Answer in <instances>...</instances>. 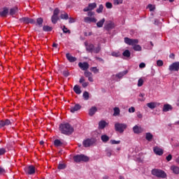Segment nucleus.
<instances>
[{"mask_svg":"<svg viewBox=\"0 0 179 179\" xmlns=\"http://www.w3.org/2000/svg\"><path fill=\"white\" fill-rule=\"evenodd\" d=\"M124 43L128 44V45H132L134 51H142V46L140 45H136L138 43H139L138 39H131L126 37L124 38Z\"/></svg>","mask_w":179,"mask_h":179,"instance_id":"1","label":"nucleus"},{"mask_svg":"<svg viewBox=\"0 0 179 179\" xmlns=\"http://www.w3.org/2000/svg\"><path fill=\"white\" fill-rule=\"evenodd\" d=\"M59 131L64 135H71L73 133V127L69 123H63L59 125Z\"/></svg>","mask_w":179,"mask_h":179,"instance_id":"2","label":"nucleus"},{"mask_svg":"<svg viewBox=\"0 0 179 179\" xmlns=\"http://www.w3.org/2000/svg\"><path fill=\"white\" fill-rule=\"evenodd\" d=\"M152 175L159 177V178H166V177H167L165 171L159 169H153L152 171Z\"/></svg>","mask_w":179,"mask_h":179,"instance_id":"3","label":"nucleus"},{"mask_svg":"<svg viewBox=\"0 0 179 179\" xmlns=\"http://www.w3.org/2000/svg\"><path fill=\"white\" fill-rule=\"evenodd\" d=\"M127 125L126 124L123 123H116L115 124V131H117V132H120V134H122L125 129H127Z\"/></svg>","mask_w":179,"mask_h":179,"instance_id":"4","label":"nucleus"},{"mask_svg":"<svg viewBox=\"0 0 179 179\" xmlns=\"http://www.w3.org/2000/svg\"><path fill=\"white\" fill-rule=\"evenodd\" d=\"M73 160L76 163H80V162H89V157L83 155H76L73 157Z\"/></svg>","mask_w":179,"mask_h":179,"instance_id":"5","label":"nucleus"},{"mask_svg":"<svg viewBox=\"0 0 179 179\" xmlns=\"http://www.w3.org/2000/svg\"><path fill=\"white\" fill-rule=\"evenodd\" d=\"M169 69L171 72H178L179 71V62H175L172 63Z\"/></svg>","mask_w":179,"mask_h":179,"instance_id":"6","label":"nucleus"},{"mask_svg":"<svg viewBox=\"0 0 179 179\" xmlns=\"http://www.w3.org/2000/svg\"><path fill=\"white\" fill-rule=\"evenodd\" d=\"M24 171H25V173H27V174L31 175L36 173V168L34 166H29L25 167Z\"/></svg>","mask_w":179,"mask_h":179,"instance_id":"7","label":"nucleus"},{"mask_svg":"<svg viewBox=\"0 0 179 179\" xmlns=\"http://www.w3.org/2000/svg\"><path fill=\"white\" fill-rule=\"evenodd\" d=\"M85 45L86 50L88 51V52H93L94 45L92 43H89L87 41H85Z\"/></svg>","mask_w":179,"mask_h":179,"instance_id":"8","label":"nucleus"},{"mask_svg":"<svg viewBox=\"0 0 179 179\" xmlns=\"http://www.w3.org/2000/svg\"><path fill=\"white\" fill-rule=\"evenodd\" d=\"M97 4L96 3H92L88 5L87 7L83 9L84 12H89V10H93L95 8H96Z\"/></svg>","mask_w":179,"mask_h":179,"instance_id":"9","label":"nucleus"},{"mask_svg":"<svg viewBox=\"0 0 179 179\" xmlns=\"http://www.w3.org/2000/svg\"><path fill=\"white\" fill-rule=\"evenodd\" d=\"M84 22H85V23H96L97 20L94 17H85L84 18Z\"/></svg>","mask_w":179,"mask_h":179,"instance_id":"10","label":"nucleus"},{"mask_svg":"<svg viewBox=\"0 0 179 179\" xmlns=\"http://www.w3.org/2000/svg\"><path fill=\"white\" fill-rule=\"evenodd\" d=\"M78 66L83 71H87V69H89V63H87V62H83V63L80 62L78 64Z\"/></svg>","mask_w":179,"mask_h":179,"instance_id":"11","label":"nucleus"},{"mask_svg":"<svg viewBox=\"0 0 179 179\" xmlns=\"http://www.w3.org/2000/svg\"><path fill=\"white\" fill-rule=\"evenodd\" d=\"M10 120L6 119L5 120L0 121V128H3V127H8V125H10Z\"/></svg>","mask_w":179,"mask_h":179,"instance_id":"12","label":"nucleus"},{"mask_svg":"<svg viewBox=\"0 0 179 179\" xmlns=\"http://www.w3.org/2000/svg\"><path fill=\"white\" fill-rule=\"evenodd\" d=\"M153 150L155 155H157L158 156H162L164 153L163 149L159 147H154Z\"/></svg>","mask_w":179,"mask_h":179,"instance_id":"13","label":"nucleus"},{"mask_svg":"<svg viewBox=\"0 0 179 179\" xmlns=\"http://www.w3.org/2000/svg\"><path fill=\"white\" fill-rule=\"evenodd\" d=\"M133 131L134 134H141V132H143V129L138 125H136L133 127Z\"/></svg>","mask_w":179,"mask_h":179,"instance_id":"14","label":"nucleus"},{"mask_svg":"<svg viewBox=\"0 0 179 179\" xmlns=\"http://www.w3.org/2000/svg\"><path fill=\"white\" fill-rule=\"evenodd\" d=\"M82 108V106L79 104H76L73 107H71L70 109L71 113H75L76 111H78V110H80Z\"/></svg>","mask_w":179,"mask_h":179,"instance_id":"15","label":"nucleus"},{"mask_svg":"<svg viewBox=\"0 0 179 179\" xmlns=\"http://www.w3.org/2000/svg\"><path fill=\"white\" fill-rule=\"evenodd\" d=\"M127 73H128L127 71L120 72V73H117L116 76H113V78L114 79V78H118V79H121V78L124 76V75H127Z\"/></svg>","mask_w":179,"mask_h":179,"instance_id":"16","label":"nucleus"},{"mask_svg":"<svg viewBox=\"0 0 179 179\" xmlns=\"http://www.w3.org/2000/svg\"><path fill=\"white\" fill-rule=\"evenodd\" d=\"M85 148H89V146L93 145V141L91 139H87L83 141Z\"/></svg>","mask_w":179,"mask_h":179,"instance_id":"17","label":"nucleus"},{"mask_svg":"<svg viewBox=\"0 0 179 179\" xmlns=\"http://www.w3.org/2000/svg\"><path fill=\"white\" fill-rule=\"evenodd\" d=\"M108 124L106 123V121L101 120L99 123V129H104V128H106V127H107Z\"/></svg>","mask_w":179,"mask_h":179,"instance_id":"18","label":"nucleus"},{"mask_svg":"<svg viewBox=\"0 0 179 179\" xmlns=\"http://www.w3.org/2000/svg\"><path fill=\"white\" fill-rule=\"evenodd\" d=\"M22 20L24 23H31V24L36 23V21L34 20L29 17H24L22 18Z\"/></svg>","mask_w":179,"mask_h":179,"instance_id":"19","label":"nucleus"},{"mask_svg":"<svg viewBox=\"0 0 179 179\" xmlns=\"http://www.w3.org/2000/svg\"><path fill=\"white\" fill-rule=\"evenodd\" d=\"M66 57L70 62H75V61H76V58L71 55L69 53H67Z\"/></svg>","mask_w":179,"mask_h":179,"instance_id":"20","label":"nucleus"},{"mask_svg":"<svg viewBox=\"0 0 179 179\" xmlns=\"http://www.w3.org/2000/svg\"><path fill=\"white\" fill-rule=\"evenodd\" d=\"M170 110H173V107L171 105L165 104L163 107V111L164 113H167V111H170Z\"/></svg>","mask_w":179,"mask_h":179,"instance_id":"21","label":"nucleus"},{"mask_svg":"<svg viewBox=\"0 0 179 179\" xmlns=\"http://www.w3.org/2000/svg\"><path fill=\"white\" fill-rule=\"evenodd\" d=\"M147 106L149 108H151V110H153V109L156 108V107L157 106V103L150 102V103H147Z\"/></svg>","mask_w":179,"mask_h":179,"instance_id":"22","label":"nucleus"},{"mask_svg":"<svg viewBox=\"0 0 179 179\" xmlns=\"http://www.w3.org/2000/svg\"><path fill=\"white\" fill-rule=\"evenodd\" d=\"M105 28L106 29V30H111L112 29H114V24L113 23V22H109L106 24Z\"/></svg>","mask_w":179,"mask_h":179,"instance_id":"23","label":"nucleus"},{"mask_svg":"<svg viewBox=\"0 0 179 179\" xmlns=\"http://www.w3.org/2000/svg\"><path fill=\"white\" fill-rule=\"evenodd\" d=\"M96 111H97V108L93 106L90 109L89 115L92 117V115H94Z\"/></svg>","mask_w":179,"mask_h":179,"instance_id":"24","label":"nucleus"},{"mask_svg":"<svg viewBox=\"0 0 179 179\" xmlns=\"http://www.w3.org/2000/svg\"><path fill=\"white\" fill-rule=\"evenodd\" d=\"M73 90L76 94H80L82 93V91L80 90V87H79V85H75L73 87Z\"/></svg>","mask_w":179,"mask_h":179,"instance_id":"25","label":"nucleus"},{"mask_svg":"<svg viewBox=\"0 0 179 179\" xmlns=\"http://www.w3.org/2000/svg\"><path fill=\"white\" fill-rule=\"evenodd\" d=\"M54 145L55 146H57L58 148L59 146H62V145H64V143L60 140L56 139L55 140Z\"/></svg>","mask_w":179,"mask_h":179,"instance_id":"26","label":"nucleus"},{"mask_svg":"<svg viewBox=\"0 0 179 179\" xmlns=\"http://www.w3.org/2000/svg\"><path fill=\"white\" fill-rule=\"evenodd\" d=\"M145 139H147V141L149 142L152 141V139H153V135L150 133H146Z\"/></svg>","mask_w":179,"mask_h":179,"instance_id":"27","label":"nucleus"},{"mask_svg":"<svg viewBox=\"0 0 179 179\" xmlns=\"http://www.w3.org/2000/svg\"><path fill=\"white\" fill-rule=\"evenodd\" d=\"M101 50V46L100 45H98V46L96 48H94V46L92 52H95V54H99V52H100Z\"/></svg>","mask_w":179,"mask_h":179,"instance_id":"28","label":"nucleus"},{"mask_svg":"<svg viewBox=\"0 0 179 179\" xmlns=\"http://www.w3.org/2000/svg\"><path fill=\"white\" fill-rule=\"evenodd\" d=\"M171 169L175 174H179V167L173 166H171Z\"/></svg>","mask_w":179,"mask_h":179,"instance_id":"29","label":"nucleus"},{"mask_svg":"<svg viewBox=\"0 0 179 179\" xmlns=\"http://www.w3.org/2000/svg\"><path fill=\"white\" fill-rule=\"evenodd\" d=\"M101 139L102 141V142H108V141H110V137H108L107 135H102L101 137Z\"/></svg>","mask_w":179,"mask_h":179,"instance_id":"30","label":"nucleus"},{"mask_svg":"<svg viewBox=\"0 0 179 179\" xmlns=\"http://www.w3.org/2000/svg\"><path fill=\"white\" fill-rule=\"evenodd\" d=\"M104 22H106V19L103 18L99 22L96 23L97 27H103V24H104Z\"/></svg>","mask_w":179,"mask_h":179,"instance_id":"31","label":"nucleus"},{"mask_svg":"<svg viewBox=\"0 0 179 179\" xmlns=\"http://www.w3.org/2000/svg\"><path fill=\"white\" fill-rule=\"evenodd\" d=\"M58 19H59L58 17V15H52V22L55 24L57 23V22H58Z\"/></svg>","mask_w":179,"mask_h":179,"instance_id":"32","label":"nucleus"},{"mask_svg":"<svg viewBox=\"0 0 179 179\" xmlns=\"http://www.w3.org/2000/svg\"><path fill=\"white\" fill-rule=\"evenodd\" d=\"M16 12H17V8H13L10 10V15H11V16H13V15L16 14Z\"/></svg>","mask_w":179,"mask_h":179,"instance_id":"33","label":"nucleus"},{"mask_svg":"<svg viewBox=\"0 0 179 179\" xmlns=\"http://www.w3.org/2000/svg\"><path fill=\"white\" fill-rule=\"evenodd\" d=\"M113 110H114L113 115L114 117H117V115L120 114V108L115 107Z\"/></svg>","mask_w":179,"mask_h":179,"instance_id":"34","label":"nucleus"},{"mask_svg":"<svg viewBox=\"0 0 179 179\" xmlns=\"http://www.w3.org/2000/svg\"><path fill=\"white\" fill-rule=\"evenodd\" d=\"M123 57H127V58H129V57H131V52H129L128 50H126L123 52Z\"/></svg>","mask_w":179,"mask_h":179,"instance_id":"35","label":"nucleus"},{"mask_svg":"<svg viewBox=\"0 0 179 179\" xmlns=\"http://www.w3.org/2000/svg\"><path fill=\"white\" fill-rule=\"evenodd\" d=\"M103 9H104V6H103V4H101L99 7L96 9L97 13H101V12H103Z\"/></svg>","mask_w":179,"mask_h":179,"instance_id":"36","label":"nucleus"},{"mask_svg":"<svg viewBox=\"0 0 179 179\" xmlns=\"http://www.w3.org/2000/svg\"><path fill=\"white\" fill-rule=\"evenodd\" d=\"M139 97H140L138 98L139 101H145V100L146 99L145 98V94H140Z\"/></svg>","mask_w":179,"mask_h":179,"instance_id":"37","label":"nucleus"},{"mask_svg":"<svg viewBox=\"0 0 179 179\" xmlns=\"http://www.w3.org/2000/svg\"><path fill=\"white\" fill-rule=\"evenodd\" d=\"M63 33L71 34V30L68 29V28L65 27V26L62 28Z\"/></svg>","mask_w":179,"mask_h":179,"instance_id":"38","label":"nucleus"},{"mask_svg":"<svg viewBox=\"0 0 179 179\" xmlns=\"http://www.w3.org/2000/svg\"><path fill=\"white\" fill-rule=\"evenodd\" d=\"M8 8H4L3 11L1 12V15L2 16H6L8 15Z\"/></svg>","mask_w":179,"mask_h":179,"instance_id":"39","label":"nucleus"},{"mask_svg":"<svg viewBox=\"0 0 179 179\" xmlns=\"http://www.w3.org/2000/svg\"><path fill=\"white\" fill-rule=\"evenodd\" d=\"M143 78H140L138 81V84L137 85L138 86V87H141V86L143 85Z\"/></svg>","mask_w":179,"mask_h":179,"instance_id":"40","label":"nucleus"},{"mask_svg":"<svg viewBox=\"0 0 179 179\" xmlns=\"http://www.w3.org/2000/svg\"><path fill=\"white\" fill-rule=\"evenodd\" d=\"M61 19H65L66 20H67V19H69V16L68 15V13L62 14Z\"/></svg>","mask_w":179,"mask_h":179,"instance_id":"41","label":"nucleus"},{"mask_svg":"<svg viewBox=\"0 0 179 179\" xmlns=\"http://www.w3.org/2000/svg\"><path fill=\"white\" fill-rule=\"evenodd\" d=\"M110 143L112 145H120L121 143L120 141L110 140Z\"/></svg>","mask_w":179,"mask_h":179,"instance_id":"42","label":"nucleus"},{"mask_svg":"<svg viewBox=\"0 0 179 179\" xmlns=\"http://www.w3.org/2000/svg\"><path fill=\"white\" fill-rule=\"evenodd\" d=\"M83 96V98L85 99V100H89V92H84Z\"/></svg>","mask_w":179,"mask_h":179,"instance_id":"43","label":"nucleus"},{"mask_svg":"<svg viewBox=\"0 0 179 179\" xmlns=\"http://www.w3.org/2000/svg\"><path fill=\"white\" fill-rule=\"evenodd\" d=\"M43 30L44 31H51V30H52V28L49 26H44Z\"/></svg>","mask_w":179,"mask_h":179,"instance_id":"44","label":"nucleus"},{"mask_svg":"<svg viewBox=\"0 0 179 179\" xmlns=\"http://www.w3.org/2000/svg\"><path fill=\"white\" fill-rule=\"evenodd\" d=\"M90 71H92V72H93L94 73H99V69H97V67H92L90 69Z\"/></svg>","mask_w":179,"mask_h":179,"instance_id":"45","label":"nucleus"},{"mask_svg":"<svg viewBox=\"0 0 179 179\" xmlns=\"http://www.w3.org/2000/svg\"><path fill=\"white\" fill-rule=\"evenodd\" d=\"M84 75L85 78H90L92 76V73H90V71H85L84 73Z\"/></svg>","mask_w":179,"mask_h":179,"instance_id":"46","label":"nucleus"},{"mask_svg":"<svg viewBox=\"0 0 179 179\" xmlns=\"http://www.w3.org/2000/svg\"><path fill=\"white\" fill-rule=\"evenodd\" d=\"M106 6L107 9H111V8H113V3H111L110 2H106Z\"/></svg>","mask_w":179,"mask_h":179,"instance_id":"47","label":"nucleus"},{"mask_svg":"<svg viewBox=\"0 0 179 179\" xmlns=\"http://www.w3.org/2000/svg\"><path fill=\"white\" fill-rule=\"evenodd\" d=\"M36 22L39 26H41L43 24V18L40 17L36 20Z\"/></svg>","mask_w":179,"mask_h":179,"instance_id":"48","label":"nucleus"},{"mask_svg":"<svg viewBox=\"0 0 179 179\" xmlns=\"http://www.w3.org/2000/svg\"><path fill=\"white\" fill-rule=\"evenodd\" d=\"M121 55L118 52H113L111 53L112 57H120Z\"/></svg>","mask_w":179,"mask_h":179,"instance_id":"49","label":"nucleus"},{"mask_svg":"<svg viewBox=\"0 0 179 179\" xmlns=\"http://www.w3.org/2000/svg\"><path fill=\"white\" fill-rule=\"evenodd\" d=\"M65 167H66L65 164H59L58 166L59 170H64Z\"/></svg>","mask_w":179,"mask_h":179,"instance_id":"50","label":"nucleus"},{"mask_svg":"<svg viewBox=\"0 0 179 179\" xmlns=\"http://www.w3.org/2000/svg\"><path fill=\"white\" fill-rule=\"evenodd\" d=\"M59 14V10L58 8H55L53 12V15L58 16Z\"/></svg>","mask_w":179,"mask_h":179,"instance_id":"51","label":"nucleus"},{"mask_svg":"<svg viewBox=\"0 0 179 179\" xmlns=\"http://www.w3.org/2000/svg\"><path fill=\"white\" fill-rule=\"evenodd\" d=\"M88 17H94V13L92 11H89L87 13Z\"/></svg>","mask_w":179,"mask_h":179,"instance_id":"52","label":"nucleus"},{"mask_svg":"<svg viewBox=\"0 0 179 179\" xmlns=\"http://www.w3.org/2000/svg\"><path fill=\"white\" fill-rule=\"evenodd\" d=\"M122 3V0H114V5H120Z\"/></svg>","mask_w":179,"mask_h":179,"instance_id":"53","label":"nucleus"},{"mask_svg":"<svg viewBox=\"0 0 179 179\" xmlns=\"http://www.w3.org/2000/svg\"><path fill=\"white\" fill-rule=\"evenodd\" d=\"M6 152V150L5 148H0V156H2V155H5Z\"/></svg>","mask_w":179,"mask_h":179,"instance_id":"54","label":"nucleus"},{"mask_svg":"<svg viewBox=\"0 0 179 179\" xmlns=\"http://www.w3.org/2000/svg\"><path fill=\"white\" fill-rule=\"evenodd\" d=\"M157 66H163V61L157 60Z\"/></svg>","mask_w":179,"mask_h":179,"instance_id":"55","label":"nucleus"},{"mask_svg":"<svg viewBox=\"0 0 179 179\" xmlns=\"http://www.w3.org/2000/svg\"><path fill=\"white\" fill-rule=\"evenodd\" d=\"M148 8L152 12V10H155V6H153L152 4H149L148 5Z\"/></svg>","mask_w":179,"mask_h":179,"instance_id":"56","label":"nucleus"},{"mask_svg":"<svg viewBox=\"0 0 179 179\" xmlns=\"http://www.w3.org/2000/svg\"><path fill=\"white\" fill-rule=\"evenodd\" d=\"M129 113H135V108L134 107H131L129 108Z\"/></svg>","mask_w":179,"mask_h":179,"instance_id":"57","label":"nucleus"},{"mask_svg":"<svg viewBox=\"0 0 179 179\" xmlns=\"http://www.w3.org/2000/svg\"><path fill=\"white\" fill-rule=\"evenodd\" d=\"M171 159H173V156H171V155H169L166 157V160H167V162H170V160H171Z\"/></svg>","mask_w":179,"mask_h":179,"instance_id":"58","label":"nucleus"},{"mask_svg":"<svg viewBox=\"0 0 179 179\" xmlns=\"http://www.w3.org/2000/svg\"><path fill=\"white\" fill-rule=\"evenodd\" d=\"M83 87H87V86H89V83L87 82H84L82 84Z\"/></svg>","mask_w":179,"mask_h":179,"instance_id":"59","label":"nucleus"},{"mask_svg":"<svg viewBox=\"0 0 179 179\" xmlns=\"http://www.w3.org/2000/svg\"><path fill=\"white\" fill-rule=\"evenodd\" d=\"M146 66V64H145V63H141L139 64V68L142 69V68H145Z\"/></svg>","mask_w":179,"mask_h":179,"instance_id":"60","label":"nucleus"},{"mask_svg":"<svg viewBox=\"0 0 179 179\" xmlns=\"http://www.w3.org/2000/svg\"><path fill=\"white\" fill-rule=\"evenodd\" d=\"M69 23H75V19L71 17V18H69Z\"/></svg>","mask_w":179,"mask_h":179,"instance_id":"61","label":"nucleus"},{"mask_svg":"<svg viewBox=\"0 0 179 179\" xmlns=\"http://www.w3.org/2000/svg\"><path fill=\"white\" fill-rule=\"evenodd\" d=\"M80 83H85V78L82 77L80 79Z\"/></svg>","mask_w":179,"mask_h":179,"instance_id":"62","label":"nucleus"},{"mask_svg":"<svg viewBox=\"0 0 179 179\" xmlns=\"http://www.w3.org/2000/svg\"><path fill=\"white\" fill-rule=\"evenodd\" d=\"M88 80H89L90 82H93V75L91 76L90 77H88Z\"/></svg>","mask_w":179,"mask_h":179,"instance_id":"63","label":"nucleus"},{"mask_svg":"<svg viewBox=\"0 0 179 179\" xmlns=\"http://www.w3.org/2000/svg\"><path fill=\"white\" fill-rule=\"evenodd\" d=\"M137 117H138V118H142L143 115H141V113H137Z\"/></svg>","mask_w":179,"mask_h":179,"instance_id":"64","label":"nucleus"}]
</instances>
